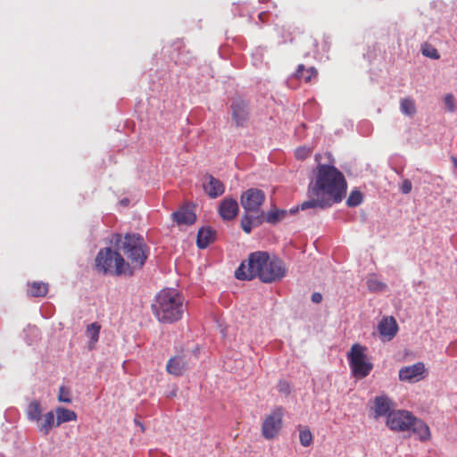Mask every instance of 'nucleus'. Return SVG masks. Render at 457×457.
Returning <instances> with one entry per match:
<instances>
[{
    "label": "nucleus",
    "instance_id": "39",
    "mask_svg": "<svg viewBox=\"0 0 457 457\" xmlns=\"http://www.w3.org/2000/svg\"><path fill=\"white\" fill-rule=\"evenodd\" d=\"M452 162L453 166L457 169V157H452Z\"/></svg>",
    "mask_w": 457,
    "mask_h": 457
},
{
    "label": "nucleus",
    "instance_id": "22",
    "mask_svg": "<svg viewBox=\"0 0 457 457\" xmlns=\"http://www.w3.org/2000/svg\"><path fill=\"white\" fill-rule=\"evenodd\" d=\"M38 429L44 435H48L54 426V413L48 411L45 415H41V420L37 422Z\"/></svg>",
    "mask_w": 457,
    "mask_h": 457
},
{
    "label": "nucleus",
    "instance_id": "8",
    "mask_svg": "<svg viewBox=\"0 0 457 457\" xmlns=\"http://www.w3.org/2000/svg\"><path fill=\"white\" fill-rule=\"evenodd\" d=\"M413 415L408 411H395L388 415L386 426L393 431H409Z\"/></svg>",
    "mask_w": 457,
    "mask_h": 457
},
{
    "label": "nucleus",
    "instance_id": "12",
    "mask_svg": "<svg viewBox=\"0 0 457 457\" xmlns=\"http://www.w3.org/2000/svg\"><path fill=\"white\" fill-rule=\"evenodd\" d=\"M232 118L237 127L245 125L249 112L248 104L243 100H237L231 104Z\"/></svg>",
    "mask_w": 457,
    "mask_h": 457
},
{
    "label": "nucleus",
    "instance_id": "18",
    "mask_svg": "<svg viewBox=\"0 0 457 457\" xmlns=\"http://www.w3.org/2000/svg\"><path fill=\"white\" fill-rule=\"evenodd\" d=\"M216 238V230L210 227H203L198 230L196 245L200 249L206 248Z\"/></svg>",
    "mask_w": 457,
    "mask_h": 457
},
{
    "label": "nucleus",
    "instance_id": "2",
    "mask_svg": "<svg viewBox=\"0 0 457 457\" xmlns=\"http://www.w3.org/2000/svg\"><path fill=\"white\" fill-rule=\"evenodd\" d=\"M284 275L282 262L276 256L270 257L267 252H254L249 254L235 271L240 280H251L258 278L264 283H271Z\"/></svg>",
    "mask_w": 457,
    "mask_h": 457
},
{
    "label": "nucleus",
    "instance_id": "10",
    "mask_svg": "<svg viewBox=\"0 0 457 457\" xmlns=\"http://www.w3.org/2000/svg\"><path fill=\"white\" fill-rule=\"evenodd\" d=\"M425 366L423 362H416L410 366H405L399 370V379L406 382H416L423 378L425 373Z\"/></svg>",
    "mask_w": 457,
    "mask_h": 457
},
{
    "label": "nucleus",
    "instance_id": "31",
    "mask_svg": "<svg viewBox=\"0 0 457 457\" xmlns=\"http://www.w3.org/2000/svg\"><path fill=\"white\" fill-rule=\"evenodd\" d=\"M422 54L434 60L439 59L437 50L430 46H426L422 48Z\"/></svg>",
    "mask_w": 457,
    "mask_h": 457
},
{
    "label": "nucleus",
    "instance_id": "4",
    "mask_svg": "<svg viewBox=\"0 0 457 457\" xmlns=\"http://www.w3.org/2000/svg\"><path fill=\"white\" fill-rule=\"evenodd\" d=\"M115 245L121 251L130 264L132 271L141 269L148 256V247L144 238L137 234H126L124 237L116 236Z\"/></svg>",
    "mask_w": 457,
    "mask_h": 457
},
{
    "label": "nucleus",
    "instance_id": "24",
    "mask_svg": "<svg viewBox=\"0 0 457 457\" xmlns=\"http://www.w3.org/2000/svg\"><path fill=\"white\" fill-rule=\"evenodd\" d=\"M366 284L369 291L371 293L384 292L387 288L386 284L378 279L376 275H370L367 278Z\"/></svg>",
    "mask_w": 457,
    "mask_h": 457
},
{
    "label": "nucleus",
    "instance_id": "28",
    "mask_svg": "<svg viewBox=\"0 0 457 457\" xmlns=\"http://www.w3.org/2000/svg\"><path fill=\"white\" fill-rule=\"evenodd\" d=\"M362 194L359 190H353L346 200V204L349 207H356L362 203Z\"/></svg>",
    "mask_w": 457,
    "mask_h": 457
},
{
    "label": "nucleus",
    "instance_id": "36",
    "mask_svg": "<svg viewBox=\"0 0 457 457\" xmlns=\"http://www.w3.org/2000/svg\"><path fill=\"white\" fill-rule=\"evenodd\" d=\"M411 188L412 185L409 179H404L400 187L401 192L405 195L409 194L411 191Z\"/></svg>",
    "mask_w": 457,
    "mask_h": 457
},
{
    "label": "nucleus",
    "instance_id": "1",
    "mask_svg": "<svg viewBox=\"0 0 457 457\" xmlns=\"http://www.w3.org/2000/svg\"><path fill=\"white\" fill-rule=\"evenodd\" d=\"M347 184L343 173L332 164L319 163L314 179L310 183V199L301 204V210H323L340 203L345 195Z\"/></svg>",
    "mask_w": 457,
    "mask_h": 457
},
{
    "label": "nucleus",
    "instance_id": "23",
    "mask_svg": "<svg viewBox=\"0 0 457 457\" xmlns=\"http://www.w3.org/2000/svg\"><path fill=\"white\" fill-rule=\"evenodd\" d=\"M42 409L40 403L37 400L29 403L27 408L28 419L31 421L39 422L41 420Z\"/></svg>",
    "mask_w": 457,
    "mask_h": 457
},
{
    "label": "nucleus",
    "instance_id": "20",
    "mask_svg": "<svg viewBox=\"0 0 457 457\" xmlns=\"http://www.w3.org/2000/svg\"><path fill=\"white\" fill-rule=\"evenodd\" d=\"M294 77L304 82H312V79H317L318 71L312 66L306 68L303 64H299Z\"/></svg>",
    "mask_w": 457,
    "mask_h": 457
},
{
    "label": "nucleus",
    "instance_id": "32",
    "mask_svg": "<svg viewBox=\"0 0 457 457\" xmlns=\"http://www.w3.org/2000/svg\"><path fill=\"white\" fill-rule=\"evenodd\" d=\"M252 224L253 220L249 216H243L241 220V228L245 233L249 234L252 231Z\"/></svg>",
    "mask_w": 457,
    "mask_h": 457
},
{
    "label": "nucleus",
    "instance_id": "38",
    "mask_svg": "<svg viewBox=\"0 0 457 457\" xmlns=\"http://www.w3.org/2000/svg\"><path fill=\"white\" fill-rule=\"evenodd\" d=\"M134 422H135V424L137 426H138L140 428L141 432L145 431V427H144L143 423L140 420H138L137 419H135Z\"/></svg>",
    "mask_w": 457,
    "mask_h": 457
},
{
    "label": "nucleus",
    "instance_id": "16",
    "mask_svg": "<svg viewBox=\"0 0 457 457\" xmlns=\"http://www.w3.org/2000/svg\"><path fill=\"white\" fill-rule=\"evenodd\" d=\"M187 369V363L183 356H174L170 358L166 365V370L169 374L179 377Z\"/></svg>",
    "mask_w": 457,
    "mask_h": 457
},
{
    "label": "nucleus",
    "instance_id": "30",
    "mask_svg": "<svg viewBox=\"0 0 457 457\" xmlns=\"http://www.w3.org/2000/svg\"><path fill=\"white\" fill-rule=\"evenodd\" d=\"M58 401L66 403H70L71 402V392L63 386L59 388Z\"/></svg>",
    "mask_w": 457,
    "mask_h": 457
},
{
    "label": "nucleus",
    "instance_id": "25",
    "mask_svg": "<svg viewBox=\"0 0 457 457\" xmlns=\"http://www.w3.org/2000/svg\"><path fill=\"white\" fill-rule=\"evenodd\" d=\"M48 292V285L43 282H33L29 285V294L34 297L45 296Z\"/></svg>",
    "mask_w": 457,
    "mask_h": 457
},
{
    "label": "nucleus",
    "instance_id": "34",
    "mask_svg": "<svg viewBox=\"0 0 457 457\" xmlns=\"http://www.w3.org/2000/svg\"><path fill=\"white\" fill-rule=\"evenodd\" d=\"M444 102H445V107L447 108V110L449 112H453L455 111L454 98H453V95L447 94L444 98Z\"/></svg>",
    "mask_w": 457,
    "mask_h": 457
},
{
    "label": "nucleus",
    "instance_id": "26",
    "mask_svg": "<svg viewBox=\"0 0 457 457\" xmlns=\"http://www.w3.org/2000/svg\"><path fill=\"white\" fill-rule=\"evenodd\" d=\"M101 326L97 322L91 323L87 326V336L90 338L89 348H93L99 339Z\"/></svg>",
    "mask_w": 457,
    "mask_h": 457
},
{
    "label": "nucleus",
    "instance_id": "13",
    "mask_svg": "<svg viewBox=\"0 0 457 457\" xmlns=\"http://www.w3.org/2000/svg\"><path fill=\"white\" fill-rule=\"evenodd\" d=\"M393 401L386 395L376 396L374 399L375 418L388 417L393 412Z\"/></svg>",
    "mask_w": 457,
    "mask_h": 457
},
{
    "label": "nucleus",
    "instance_id": "40",
    "mask_svg": "<svg viewBox=\"0 0 457 457\" xmlns=\"http://www.w3.org/2000/svg\"><path fill=\"white\" fill-rule=\"evenodd\" d=\"M297 210H298V208H296V209L292 208V209H290V213H295L297 212Z\"/></svg>",
    "mask_w": 457,
    "mask_h": 457
},
{
    "label": "nucleus",
    "instance_id": "14",
    "mask_svg": "<svg viewBox=\"0 0 457 457\" xmlns=\"http://www.w3.org/2000/svg\"><path fill=\"white\" fill-rule=\"evenodd\" d=\"M378 329L381 337L391 340L397 333L398 325L395 318L386 317L378 323Z\"/></svg>",
    "mask_w": 457,
    "mask_h": 457
},
{
    "label": "nucleus",
    "instance_id": "6",
    "mask_svg": "<svg viewBox=\"0 0 457 457\" xmlns=\"http://www.w3.org/2000/svg\"><path fill=\"white\" fill-rule=\"evenodd\" d=\"M367 348L360 344L352 345L347 353V360L353 376L356 378H366L373 369V364L365 353Z\"/></svg>",
    "mask_w": 457,
    "mask_h": 457
},
{
    "label": "nucleus",
    "instance_id": "41",
    "mask_svg": "<svg viewBox=\"0 0 457 457\" xmlns=\"http://www.w3.org/2000/svg\"><path fill=\"white\" fill-rule=\"evenodd\" d=\"M320 157V154H316L315 159H316L317 162H319Z\"/></svg>",
    "mask_w": 457,
    "mask_h": 457
},
{
    "label": "nucleus",
    "instance_id": "19",
    "mask_svg": "<svg viewBox=\"0 0 457 457\" xmlns=\"http://www.w3.org/2000/svg\"><path fill=\"white\" fill-rule=\"evenodd\" d=\"M410 430L418 436L421 441H426L430 437V431L428 426L421 420L413 416V420L411 421Z\"/></svg>",
    "mask_w": 457,
    "mask_h": 457
},
{
    "label": "nucleus",
    "instance_id": "9",
    "mask_svg": "<svg viewBox=\"0 0 457 457\" xmlns=\"http://www.w3.org/2000/svg\"><path fill=\"white\" fill-rule=\"evenodd\" d=\"M283 410H274L264 420L262 427V436L267 439L276 436L282 427Z\"/></svg>",
    "mask_w": 457,
    "mask_h": 457
},
{
    "label": "nucleus",
    "instance_id": "29",
    "mask_svg": "<svg viewBox=\"0 0 457 457\" xmlns=\"http://www.w3.org/2000/svg\"><path fill=\"white\" fill-rule=\"evenodd\" d=\"M299 440L303 446L308 447L312 444L313 436L310 429L301 428L299 431Z\"/></svg>",
    "mask_w": 457,
    "mask_h": 457
},
{
    "label": "nucleus",
    "instance_id": "21",
    "mask_svg": "<svg viewBox=\"0 0 457 457\" xmlns=\"http://www.w3.org/2000/svg\"><path fill=\"white\" fill-rule=\"evenodd\" d=\"M55 414H56V424L55 426L58 427L62 423L69 422V421H75L78 419L77 413L72 411L69 410L63 407H57L55 409Z\"/></svg>",
    "mask_w": 457,
    "mask_h": 457
},
{
    "label": "nucleus",
    "instance_id": "7",
    "mask_svg": "<svg viewBox=\"0 0 457 457\" xmlns=\"http://www.w3.org/2000/svg\"><path fill=\"white\" fill-rule=\"evenodd\" d=\"M266 196L263 191L258 188H250L241 195V205L246 212L259 213Z\"/></svg>",
    "mask_w": 457,
    "mask_h": 457
},
{
    "label": "nucleus",
    "instance_id": "3",
    "mask_svg": "<svg viewBox=\"0 0 457 457\" xmlns=\"http://www.w3.org/2000/svg\"><path fill=\"white\" fill-rule=\"evenodd\" d=\"M183 302V296L176 290L164 289L156 295L152 310L159 321L172 323L181 319Z\"/></svg>",
    "mask_w": 457,
    "mask_h": 457
},
{
    "label": "nucleus",
    "instance_id": "11",
    "mask_svg": "<svg viewBox=\"0 0 457 457\" xmlns=\"http://www.w3.org/2000/svg\"><path fill=\"white\" fill-rule=\"evenodd\" d=\"M203 187L204 192L211 198H217L221 195L225 191V187L223 183L218 179L214 178L212 175H205L204 178Z\"/></svg>",
    "mask_w": 457,
    "mask_h": 457
},
{
    "label": "nucleus",
    "instance_id": "17",
    "mask_svg": "<svg viewBox=\"0 0 457 457\" xmlns=\"http://www.w3.org/2000/svg\"><path fill=\"white\" fill-rule=\"evenodd\" d=\"M172 218L179 225H192L196 220L195 212L187 206H183L174 212Z\"/></svg>",
    "mask_w": 457,
    "mask_h": 457
},
{
    "label": "nucleus",
    "instance_id": "33",
    "mask_svg": "<svg viewBox=\"0 0 457 457\" xmlns=\"http://www.w3.org/2000/svg\"><path fill=\"white\" fill-rule=\"evenodd\" d=\"M311 154V149L308 147H298L295 152V156L298 160H304Z\"/></svg>",
    "mask_w": 457,
    "mask_h": 457
},
{
    "label": "nucleus",
    "instance_id": "42",
    "mask_svg": "<svg viewBox=\"0 0 457 457\" xmlns=\"http://www.w3.org/2000/svg\"><path fill=\"white\" fill-rule=\"evenodd\" d=\"M263 15H264V12L260 13L259 18L262 20Z\"/></svg>",
    "mask_w": 457,
    "mask_h": 457
},
{
    "label": "nucleus",
    "instance_id": "27",
    "mask_svg": "<svg viewBox=\"0 0 457 457\" xmlns=\"http://www.w3.org/2000/svg\"><path fill=\"white\" fill-rule=\"evenodd\" d=\"M400 110L401 112L407 115V116H412L416 112V106L415 103L411 98H403L400 102Z\"/></svg>",
    "mask_w": 457,
    "mask_h": 457
},
{
    "label": "nucleus",
    "instance_id": "15",
    "mask_svg": "<svg viewBox=\"0 0 457 457\" xmlns=\"http://www.w3.org/2000/svg\"><path fill=\"white\" fill-rule=\"evenodd\" d=\"M238 212V204L235 199L225 198L220 204L219 213L223 220H230Z\"/></svg>",
    "mask_w": 457,
    "mask_h": 457
},
{
    "label": "nucleus",
    "instance_id": "5",
    "mask_svg": "<svg viewBox=\"0 0 457 457\" xmlns=\"http://www.w3.org/2000/svg\"><path fill=\"white\" fill-rule=\"evenodd\" d=\"M96 268L104 274L114 276L133 274L130 264L126 262L119 252L110 247L99 251L96 257Z\"/></svg>",
    "mask_w": 457,
    "mask_h": 457
},
{
    "label": "nucleus",
    "instance_id": "35",
    "mask_svg": "<svg viewBox=\"0 0 457 457\" xmlns=\"http://www.w3.org/2000/svg\"><path fill=\"white\" fill-rule=\"evenodd\" d=\"M279 212L278 210L270 211L265 216V220L269 223H276L278 220Z\"/></svg>",
    "mask_w": 457,
    "mask_h": 457
},
{
    "label": "nucleus",
    "instance_id": "37",
    "mask_svg": "<svg viewBox=\"0 0 457 457\" xmlns=\"http://www.w3.org/2000/svg\"><path fill=\"white\" fill-rule=\"evenodd\" d=\"M311 298L314 303H320L322 301V295L320 293L315 292L312 295Z\"/></svg>",
    "mask_w": 457,
    "mask_h": 457
}]
</instances>
